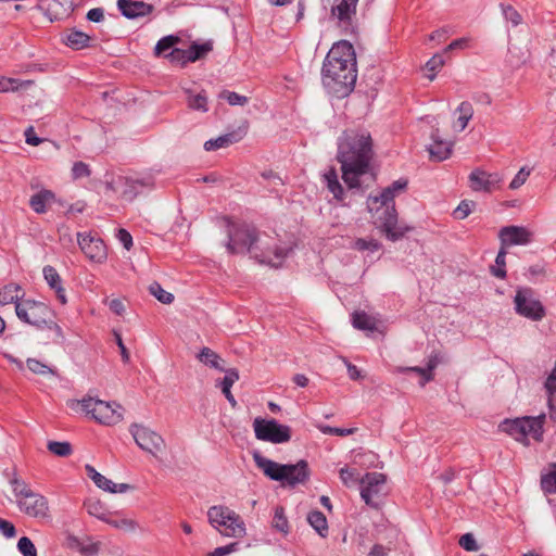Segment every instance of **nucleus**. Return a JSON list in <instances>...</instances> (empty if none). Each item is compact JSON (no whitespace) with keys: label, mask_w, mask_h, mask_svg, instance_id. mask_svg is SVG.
<instances>
[{"label":"nucleus","mask_w":556,"mask_h":556,"mask_svg":"<svg viewBox=\"0 0 556 556\" xmlns=\"http://www.w3.org/2000/svg\"><path fill=\"white\" fill-rule=\"evenodd\" d=\"M372 155L368 131L348 129L339 137L337 160L341 164L342 179L350 189L361 187V177L368 173Z\"/></svg>","instance_id":"f257e3e1"},{"label":"nucleus","mask_w":556,"mask_h":556,"mask_svg":"<svg viewBox=\"0 0 556 556\" xmlns=\"http://www.w3.org/2000/svg\"><path fill=\"white\" fill-rule=\"evenodd\" d=\"M323 84L338 97L348 96L357 78L356 56L353 46L345 40L334 43L321 68Z\"/></svg>","instance_id":"f03ea898"},{"label":"nucleus","mask_w":556,"mask_h":556,"mask_svg":"<svg viewBox=\"0 0 556 556\" xmlns=\"http://www.w3.org/2000/svg\"><path fill=\"white\" fill-rule=\"evenodd\" d=\"M227 249L230 253L249 252L260 263L278 267L287 256L282 248H273L267 239L257 236L254 227L242 224L229 230Z\"/></svg>","instance_id":"7ed1b4c3"},{"label":"nucleus","mask_w":556,"mask_h":556,"mask_svg":"<svg viewBox=\"0 0 556 556\" xmlns=\"http://www.w3.org/2000/svg\"><path fill=\"white\" fill-rule=\"evenodd\" d=\"M406 185V180H396L386 188L379 197H369L367 200V207L371 213L374 224L391 241L401 239L409 230L408 227L397 224V215L394 207L395 193L404 190Z\"/></svg>","instance_id":"20e7f679"},{"label":"nucleus","mask_w":556,"mask_h":556,"mask_svg":"<svg viewBox=\"0 0 556 556\" xmlns=\"http://www.w3.org/2000/svg\"><path fill=\"white\" fill-rule=\"evenodd\" d=\"M18 509L30 518L45 520L50 518L49 502L46 496L35 492L30 485L16 473L10 478Z\"/></svg>","instance_id":"39448f33"},{"label":"nucleus","mask_w":556,"mask_h":556,"mask_svg":"<svg viewBox=\"0 0 556 556\" xmlns=\"http://www.w3.org/2000/svg\"><path fill=\"white\" fill-rule=\"evenodd\" d=\"M253 459L257 468L271 480L280 481L287 485L305 483L309 478V469L306 460H299L296 464L282 465L258 453L253 455Z\"/></svg>","instance_id":"423d86ee"},{"label":"nucleus","mask_w":556,"mask_h":556,"mask_svg":"<svg viewBox=\"0 0 556 556\" xmlns=\"http://www.w3.org/2000/svg\"><path fill=\"white\" fill-rule=\"evenodd\" d=\"M67 405L72 410L83 412L102 425H116L123 419V409L116 403L88 396L83 400H70Z\"/></svg>","instance_id":"0eeeda50"},{"label":"nucleus","mask_w":556,"mask_h":556,"mask_svg":"<svg viewBox=\"0 0 556 556\" xmlns=\"http://www.w3.org/2000/svg\"><path fill=\"white\" fill-rule=\"evenodd\" d=\"M211 526L222 535L242 538L245 535V525L239 514L227 506L216 505L207 510Z\"/></svg>","instance_id":"6e6552de"},{"label":"nucleus","mask_w":556,"mask_h":556,"mask_svg":"<svg viewBox=\"0 0 556 556\" xmlns=\"http://www.w3.org/2000/svg\"><path fill=\"white\" fill-rule=\"evenodd\" d=\"M545 421V415H539L536 417H521L516 419H506L501 424V429L511 435L516 441L523 444H528L529 438L535 441H542L543 438V425Z\"/></svg>","instance_id":"1a4fd4ad"},{"label":"nucleus","mask_w":556,"mask_h":556,"mask_svg":"<svg viewBox=\"0 0 556 556\" xmlns=\"http://www.w3.org/2000/svg\"><path fill=\"white\" fill-rule=\"evenodd\" d=\"M15 312L21 320L38 328L48 325L53 317V312L46 303L34 300H24L16 303Z\"/></svg>","instance_id":"9d476101"},{"label":"nucleus","mask_w":556,"mask_h":556,"mask_svg":"<svg viewBox=\"0 0 556 556\" xmlns=\"http://www.w3.org/2000/svg\"><path fill=\"white\" fill-rule=\"evenodd\" d=\"M255 437L260 441L274 444L286 443L291 439V429L278 424L275 419L255 418L253 421Z\"/></svg>","instance_id":"9b49d317"},{"label":"nucleus","mask_w":556,"mask_h":556,"mask_svg":"<svg viewBox=\"0 0 556 556\" xmlns=\"http://www.w3.org/2000/svg\"><path fill=\"white\" fill-rule=\"evenodd\" d=\"M515 311L518 315L539 321L545 316L542 303L535 298L530 288L518 289L514 299Z\"/></svg>","instance_id":"f8f14e48"},{"label":"nucleus","mask_w":556,"mask_h":556,"mask_svg":"<svg viewBox=\"0 0 556 556\" xmlns=\"http://www.w3.org/2000/svg\"><path fill=\"white\" fill-rule=\"evenodd\" d=\"M129 432L137 445L143 451L156 455L164 450L165 442L163 438L152 429L134 424L129 427Z\"/></svg>","instance_id":"ddd939ff"},{"label":"nucleus","mask_w":556,"mask_h":556,"mask_svg":"<svg viewBox=\"0 0 556 556\" xmlns=\"http://www.w3.org/2000/svg\"><path fill=\"white\" fill-rule=\"evenodd\" d=\"M387 477L381 472H368L361 480V496L367 505L377 506L386 493Z\"/></svg>","instance_id":"4468645a"},{"label":"nucleus","mask_w":556,"mask_h":556,"mask_svg":"<svg viewBox=\"0 0 556 556\" xmlns=\"http://www.w3.org/2000/svg\"><path fill=\"white\" fill-rule=\"evenodd\" d=\"M212 50V43L202 45L192 43L188 49H173L166 58L174 64L186 65L189 62H195L205 56Z\"/></svg>","instance_id":"2eb2a0df"},{"label":"nucleus","mask_w":556,"mask_h":556,"mask_svg":"<svg viewBox=\"0 0 556 556\" xmlns=\"http://www.w3.org/2000/svg\"><path fill=\"white\" fill-rule=\"evenodd\" d=\"M358 0H326L330 8L331 17L336 18L340 26L349 27L356 14Z\"/></svg>","instance_id":"dca6fc26"},{"label":"nucleus","mask_w":556,"mask_h":556,"mask_svg":"<svg viewBox=\"0 0 556 556\" xmlns=\"http://www.w3.org/2000/svg\"><path fill=\"white\" fill-rule=\"evenodd\" d=\"M77 238L80 250L89 260L96 263L106 260V248L101 239L83 233H77Z\"/></svg>","instance_id":"f3484780"},{"label":"nucleus","mask_w":556,"mask_h":556,"mask_svg":"<svg viewBox=\"0 0 556 556\" xmlns=\"http://www.w3.org/2000/svg\"><path fill=\"white\" fill-rule=\"evenodd\" d=\"M530 236V232L526 228L518 226L503 227L498 233L501 245L505 249L510 245L528 243Z\"/></svg>","instance_id":"a211bd4d"},{"label":"nucleus","mask_w":556,"mask_h":556,"mask_svg":"<svg viewBox=\"0 0 556 556\" xmlns=\"http://www.w3.org/2000/svg\"><path fill=\"white\" fill-rule=\"evenodd\" d=\"M117 8L127 18L147 16L154 10L152 4L138 0H117Z\"/></svg>","instance_id":"6ab92c4d"},{"label":"nucleus","mask_w":556,"mask_h":556,"mask_svg":"<svg viewBox=\"0 0 556 556\" xmlns=\"http://www.w3.org/2000/svg\"><path fill=\"white\" fill-rule=\"evenodd\" d=\"M500 181L497 175L488 174L480 169H476L469 175L470 188L473 191L490 192Z\"/></svg>","instance_id":"aec40b11"},{"label":"nucleus","mask_w":556,"mask_h":556,"mask_svg":"<svg viewBox=\"0 0 556 556\" xmlns=\"http://www.w3.org/2000/svg\"><path fill=\"white\" fill-rule=\"evenodd\" d=\"M67 547L79 552L84 556H96L101 547L99 541L89 536L77 538L70 535L66 540Z\"/></svg>","instance_id":"412c9836"},{"label":"nucleus","mask_w":556,"mask_h":556,"mask_svg":"<svg viewBox=\"0 0 556 556\" xmlns=\"http://www.w3.org/2000/svg\"><path fill=\"white\" fill-rule=\"evenodd\" d=\"M431 137L433 143L428 148L430 159L438 162L448 159L452 154L453 142L441 140L438 129L432 132Z\"/></svg>","instance_id":"4be33fe9"},{"label":"nucleus","mask_w":556,"mask_h":556,"mask_svg":"<svg viewBox=\"0 0 556 556\" xmlns=\"http://www.w3.org/2000/svg\"><path fill=\"white\" fill-rule=\"evenodd\" d=\"M43 277L51 289L54 290L58 300L61 304H66V293L62 286V278L58 274L56 269L50 265L43 267Z\"/></svg>","instance_id":"5701e85b"},{"label":"nucleus","mask_w":556,"mask_h":556,"mask_svg":"<svg viewBox=\"0 0 556 556\" xmlns=\"http://www.w3.org/2000/svg\"><path fill=\"white\" fill-rule=\"evenodd\" d=\"M105 523L127 533L142 531V528L140 527L139 522H137L132 518L125 517L119 513H110Z\"/></svg>","instance_id":"b1692460"},{"label":"nucleus","mask_w":556,"mask_h":556,"mask_svg":"<svg viewBox=\"0 0 556 556\" xmlns=\"http://www.w3.org/2000/svg\"><path fill=\"white\" fill-rule=\"evenodd\" d=\"M53 201L54 193L45 189L30 197L29 205L36 213L43 214L47 212L48 207L53 203Z\"/></svg>","instance_id":"393cba45"},{"label":"nucleus","mask_w":556,"mask_h":556,"mask_svg":"<svg viewBox=\"0 0 556 556\" xmlns=\"http://www.w3.org/2000/svg\"><path fill=\"white\" fill-rule=\"evenodd\" d=\"M197 358L199 359V362H201L205 366L214 368L218 371L225 370L226 362L216 352H214L210 348L201 349V351L197 355Z\"/></svg>","instance_id":"a878e982"},{"label":"nucleus","mask_w":556,"mask_h":556,"mask_svg":"<svg viewBox=\"0 0 556 556\" xmlns=\"http://www.w3.org/2000/svg\"><path fill=\"white\" fill-rule=\"evenodd\" d=\"M24 296V292L16 283H9L0 290V306L11 303H20L18 301Z\"/></svg>","instance_id":"bb28decb"},{"label":"nucleus","mask_w":556,"mask_h":556,"mask_svg":"<svg viewBox=\"0 0 556 556\" xmlns=\"http://www.w3.org/2000/svg\"><path fill=\"white\" fill-rule=\"evenodd\" d=\"M242 139V134L240 132H230L223 136H219L216 139H211L204 143V148L206 151H214L220 148H226L235 142H238Z\"/></svg>","instance_id":"cd10ccee"},{"label":"nucleus","mask_w":556,"mask_h":556,"mask_svg":"<svg viewBox=\"0 0 556 556\" xmlns=\"http://www.w3.org/2000/svg\"><path fill=\"white\" fill-rule=\"evenodd\" d=\"M457 112L459 116L454 123L453 127L456 131L460 132L467 127L469 121L473 115L472 104L468 101H464L458 105Z\"/></svg>","instance_id":"c85d7f7f"},{"label":"nucleus","mask_w":556,"mask_h":556,"mask_svg":"<svg viewBox=\"0 0 556 556\" xmlns=\"http://www.w3.org/2000/svg\"><path fill=\"white\" fill-rule=\"evenodd\" d=\"M152 180L150 178L147 179H126V188L123 191L124 199L131 201L140 192L139 188L142 187H151Z\"/></svg>","instance_id":"c756f323"},{"label":"nucleus","mask_w":556,"mask_h":556,"mask_svg":"<svg viewBox=\"0 0 556 556\" xmlns=\"http://www.w3.org/2000/svg\"><path fill=\"white\" fill-rule=\"evenodd\" d=\"M90 41V37L79 30H71L66 36L64 37V42L66 46L79 50L88 47Z\"/></svg>","instance_id":"7c9ffc66"},{"label":"nucleus","mask_w":556,"mask_h":556,"mask_svg":"<svg viewBox=\"0 0 556 556\" xmlns=\"http://www.w3.org/2000/svg\"><path fill=\"white\" fill-rule=\"evenodd\" d=\"M94 484L108 492L111 493H124L130 489L129 484L126 483H114L112 480L108 479L103 475L96 476Z\"/></svg>","instance_id":"2f4dec72"},{"label":"nucleus","mask_w":556,"mask_h":556,"mask_svg":"<svg viewBox=\"0 0 556 556\" xmlns=\"http://www.w3.org/2000/svg\"><path fill=\"white\" fill-rule=\"evenodd\" d=\"M87 513L102 521H106L110 511L106 510L104 505L99 500H88L84 503Z\"/></svg>","instance_id":"473e14b6"},{"label":"nucleus","mask_w":556,"mask_h":556,"mask_svg":"<svg viewBox=\"0 0 556 556\" xmlns=\"http://www.w3.org/2000/svg\"><path fill=\"white\" fill-rule=\"evenodd\" d=\"M353 326L361 330L372 331L376 329V319L365 312H355L353 314Z\"/></svg>","instance_id":"72a5a7b5"},{"label":"nucleus","mask_w":556,"mask_h":556,"mask_svg":"<svg viewBox=\"0 0 556 556\" xmlns=\"http://www.w3.org/2000/svg\"><path fill=\"white\" fill-rule=\"evenodd\" d=\"M325 179L327 181V187L329 191L333 194V197L337 200L343 199V188L341 184L338 180V175L336 173L334 168H331L328 170V173L325 174Z\"/></svg>","instance_id":"f704fd0d"},{"label":"nucleus","mask_w":556,"mask_h":556,"mask_svg":"<svg viewBox=\"0 0 556 556\" xmlns=\"http://www.w3.org/2000/svg\"><path fill=\"white\" fill-rule=\"evenodd\" d=\"M307 521L321 536H325V533L328 531V525L321 511H311L307 516Z\"/></svg>","instance_id":"c9c22d12"},{"label":"nucleus","mask_w":556,"mask_h":556,"mask_svg":"<svg viewBox=\"0 0 556 556\" xmlns=\"http://www.w3.org/2000/svg\"><path fill=\"white\" fill-rule=\"evenodd\" d=\"M271 526L279 532L287 534L289 532V522L285 514V509L281 506L275 508L274 518Z\"/></svg>","instance_id":"e433bc0d"},{"label":"nucleus","mask_w":556,"mask_h":556,"mask_svg":"<svg viewBox=\"0 0 556 556\" xmlns=\"http://www.w3.org/2000/svg\"><path fill=\"white\" fill-rule=\"evenodd\" d=\"M47 448L50 453L59 457H67L72 455L73 448L70 442L49 441Z\"/></svg>","instance_id":"4c0bfd02"},{"label":"nucleus","mask_w":556,"mask_h":556,"mask_svg":"<svg viewBox=\"0 0 556 556\" xmlns=\"http://www.w3.org/2000/svg\"><path fill=\"white\" fill-rule=\"evenodd\" d=\"M340 479L344 485L351 488L356 484H361L362 478L359 477V472L357 469H351L349 467H343L340 469Z\"/></svg>","instance_id":"58836bf2"},{"label":"nucleus","mask_w":556,"mask_h":556,"mask_svg":"<svg viewBox=\"0 0 556 556\" xmlns=\"http://www.w3.org/2000/svg\"><path fill=\"white\" fill-rule=\"evenodd\" d=\"M188 106L192 110L207 112V96L204 91L197 94H189Z\"/></svg>","instance_id":"ea45409f"},{"label":"nucleus","mask_w":556,"mask_h":556,"mask_svg":"<svg viewBox=\"0 0 556 556\" xmlns=\"http://www.w3.org/2000/svg\"><path fill=\"white\" fill-rule=\"evenodd\" d=\"M149 291L164 304H170L174 301V295L170 292L165 291L157 282L151 283L149 286Z\"/></svg>","instance_id":"a19ab883"},{"label":"nucleus","mask_w":556,"mask_h":556,"mask_svg":"<svg viewBox=\"0 0 556 556\" xmlns=\"http://www.w3.org/2000/svg\"><path fill=\"white\" fill-rule=\"evenodd\" d=\"M541 484L544 491L556 493V464L551 465V471L542 477Z\"/></svg>","instance_id":"79ce46f5"},{"label":"nucleus","mask_w":556,"mask_h":556,"mask_svg":"<svg viewBox=\"0 0 556 556\" xmlns=\"http://www.w3.org/2000/svg\"><path fill=\"white\" fill-rule=\"evenodd\" d=\"M178 41L179 38L173 35L161 38L154 48L155 55L159 56L163 54L165 51L172 49Z\"/></svg>","instance_id":"37998d69"},{"label":"nucleus","mask_w":556,"mask_h":556,"mask_svg":"<svg viewBox=\"0 0 556 556\" xmlns=\"http://www.w3.org/2000/svg\"><path fill=\"white\" fill-rule=\"evenodd\" d=\"M506 254V249L501 245V250L498 251L497 256L495 258L497 268L492 267L493 275L501 279L505 278L506 276V270L504 269Z\"/></svg>","instance_id":"c03bdc74"},{"label":"nucleus","mask_w":556,"mask_h":556,"mask_svg":"<svg viewBox=\"0 0 556 556\" xmlns=\"http://www.w3.org/2000/svg\"><path fill=\"white\" fill-rule=\"evenodd\" d=\"M445 61H444V58H443V54H440V53H437L434 54L427 63H426V68L427 71L431 72L432 74L431 75H428V78L430 80H433L434 79V73L438 72L440 68L443 67Z\"/></svg>","instance_id":"a18cd8bd"},{"label":"nucleus","mask_w":556,"mask_h":556,"mask_svg":"<svg viewBox=\"0 0 556 556\" xmlns=\"http://www.w3.org/2000/svg\"><path fill=\"white\" fill-rule=\"evenodd\" d=\"M380 243L375 239H357L355 240L353 248L358 251H370V252H377L380 249Z\"/></svg>","instance_id":"49530a36"},{"label":"nucleus","mask_w":556,"mask_h":556,"mask_svg":"<svg viewBox=\"0 0 556 556\" xmlns=\"http://www.w3.org/2000/svg\"><path fill=\"white\" fill-rule=\"evenodd\" d=\"M224 372L226 374L225 377L220 381H216V387L231 388L239 380V372L235 368H225Z\"/></svg>","instance_id":"de8ad7c7"},{"label":"nucleus","mask_w":556,"mask_h":556,"mask_svg":"<svg viewBox=\"0 0 556 556\" xmlns=\"http://www.w3.org/2000/svg\"><path fill=\"white\" fill-rule=\"evenodd\" d=\"M219 98L227 100L230 105H244L248 103L247 97L241 96L235 91L224 90L220 92Z\"/></svg>","instance_id":"09e8293b"},{"label":"nucleus","mask_w":556,"mask_h":556,"mask_svg":"<svg viewBox=\"0 0 556 556\" xmlns=\"http://www.w3.org/2000/svg\"><path fill=\"white\" fill-rule=\"evenodd\" d=\"M17 548L23 556H37V549L27 536H23L18 540Z\"/></svg>","instance_id":"8fccbe9b"},{"label":"nucleus","mask_w":556,"mask_h":556,"mask_svg":"<svg viewBox=\"0 0 556 556\" xmlns=\"http://www.w3.org/2000/svg\"><path fill=\"white\" fill-rule=\"evenodd\" d=\"M475 202L473 201H462L454 211V216L457 219H465L473 210Z\"/></svg>","instance_id":"3c124183"},{"label":"nucleus","mask_w":556,"mask_h":556,"mask_svg":"<svg viewBox=\"0 0 556 556\" xmlns=\"http://www.w3.org/2000/svg\"><path fill=\"white\" fill-rule=\"evenodd\" d=\"M502 9L505 18L509 21L514 26H518L519 24H521V15L511 5H503Z\"/></svg>","instance_id":"603ef678"},{"label":"nucleus","mask_w":556,"mask_h":556,"mask_svg":"<svg viewBox=\"0 0 556 556\" xmlns=\"http://www.w3.org/2000/svg\"><path fill=\"white\" fill-rule=\"evenodd\" d=\"M61 10H63V7H61L58 0L47 1V12L51 21L65 18V15L60 14Z\"/></svg>","instance_id":"864d4df0"},{"label":"nucleus","mask_w":556,"mask_h":556,"mask_svg":"<svg viewBox=\"0 0 556 556\" xmlns=\"http://www.w3.org/2000/svg\"><path fill=\"white\" fill-rule=\"evenodd\" d=\"M459 545L468 552H476L479 548L476 539L471 533L462 535L459 539Z\"/></svg>","instance_id":"5fc2aeb1"},{"label":"nucleus","mask_w":556,"mask_h":556,"mask_svg":"<svg viewBox=\"0 0 556 556\" xmlns=\"http://www.w3.org/2000/svg\"><path fill=\"white\" fill-rule=\"evenodd\" d=\"M27 367L30 371L38 375H46L50 372V369L47 365L35 358L27 359Z\"/></svg>","instance_id":"6e6d98bb"},{"label":"nucleus","mask_w":556,"mask_h":556,"mask_svg":"<svg viewBox=\"0 0 556 556\" xmlns=\"http://www.w3.org/2000/svg\"><path fill=\"white\" fill-rule=\"evenodd\" d=\"M320 431L325 434H332L339 437H346L354 432V429L336 428L330 426L319 427Z\"/></svg>","instance_id":"4d7b16f0"},{"label":"nucleus","mask_w":556,"mask_h":556,"mask_svg":"<svg viewBox=\"0 0 556 556\" xmlns=\"http://www.w3.org/2000/svg\"><path fill=\"white\" fill-rule=\"evenodd\" d=\"M529 175H530V172H529V170H526V168H525V167H522V168H521V169L516 174V176L514 177V179L510 181V184H509V188H510V189H513V190L518 189L519 187H521V186L526 182V180H527V178H528V176H529Z\"/></svg>","instance_id":"13d9d810"},{"label":"nucleus","mask_w":556,"mask_h":556,"mask_svg":"<svg viewBox=\"0 0 556 556\" xmlns=\"http://www.w3.org/2000/svg\"><path fill=\"white\" fill-rule=\"evenodd\" d=\"M403 371H414L421 376L420 386L424 387L427 382L431 381L433 379V374L429 372V369L421 368V367H407L402 369Z\"/></svg>","instance_id":"bf43d9fd"},{"label":"nucleus","mask_w":556,"mask_h":556,"mask_svg":"<svg viewBox=\"0 0 556 556\" xmlns=\"http://www.w3.org/2000/svg\"><path fill=\"white\" fill-rule=\"evenodd\" d=\"M20 86L21 84L15 79L5 77L0 78V92L14 91L18 89Z\"/></svg>","instance_id":"052dcab7"},{"label":"nucleus","mask_w":556,"mask_h":556,"mask_svg":"<svg viewBox=\"0 0 556 556\" xmlns=\"http://www.w3.org/2000/svg\"><path fill=\"white\" fill-rule=\"evenodd\" d=\"M89 173L90 172H89L88 165L83 162H76L73 165L72 174H73V177L76 179L87 177V176H89Z\"/></svg>","instance_id":"680f3d73"},{"label":"nucleus","mask_w":556,"mask_h":556,"mask_svg":"<svg viewBox=\"0 0 556 556\" xmlns=\"http://www.w3.org/2000/svg\"><path fill=\"white\" fill-rule=\"evenodd\" d=\"M0 532H2V534L5 536V538H14L16 535V530H15V527L12 522L5 520V519H1L0 518Z\"/></svg>","instance_id":"e2e57ef3"},{"label":"nucleus","mask_w":556,"mask_h":556,"mask_svg":"<svg viewBox=\"0 0 556 556\" xmlns=\"http://www.w3.org/2000/svg\"><path fill=\"white\" fill-rule=\"evenodd\" d=\"M63 10H61L60 14L65 15V17L70 16V14L74 11V9L78 5L80 0H58Z\"/></svg>","instance_id":"0e129e2a"},{"label":"nucleus","mask_w":556,"mask_h":556,"mask_svg":"<svg viewBox=\"0 0 556 556\" xmlns=\"http://www.w3.org/2000/svg\"><path fill=\"white\" fill-rule=\"evenodd\" d=\"M469 46V38L463 37L453 40L444 50V52H448L456 49H466Z\"/></svg>","instance_id":"69168bd1"},{"label":"nucleus","mask_w":556,"mask_h":556,"mask_svg":"<svg viewBox=\"0 0 556 556\" xmlns=\"http://www.w3.org/2000/svg\"><path fill=\"white\" fill-rule=\"evenodd\" d=\"M117 238L126 250H129L131 248L132 237L127 230L119 229L118 233H117Z\"/></svg>","instance_id":"338daca9"},{"label":"nucleus","mask_w":556,"mask_h":556,"mask_svg":"<svg viewBox=\"0 0 556 556\" xmlns=\"http://www.w3.org/2000/svg\"><path fill=\"white\" fill-rule=\"evenodd\" d=\"M87 18L90 22L99 23L104 20V11L101 8H94L88 11Z\"/></svg>","instance_id":"774afa93"}]
</instances>
